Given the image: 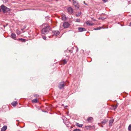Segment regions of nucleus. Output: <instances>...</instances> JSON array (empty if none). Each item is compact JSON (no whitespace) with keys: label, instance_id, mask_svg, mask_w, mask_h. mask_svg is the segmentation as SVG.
<instances>
[{"label":"nucleus","instance_id":"nucleus-1","mask_svg":"<svg viewBox=\"0 0 131 131\" xmlns=\"http://www.w3.org/2000/svg\"><path fill=\"white\" fill-rule=\"evenodd\" d=\"M41 26L43 28L41 31L42 33L43 34H47L50 30V26L48 24L44 23Z\"/></svg>","mask_w":131,"mask_h":131},{"label":"nucleus","instance_id":"nucleus-2","mask_svg":"<svg viewBox=\"0 0 131 131\" xmlns=\"http://www.w3.org/2000/svg\"><path fill=\"white\" fill-rule=\"evenodd\" d=\"M1 8L2 9L3 12L5 13H9L10 11V9L6 7L4 5H2L1 6Z\"/></svg>","mask_w":131,"mask_h":131},{"label":"nucleus","instance_id":"nucleus-3","mask_svg":"<svg viewBox=\"0 0 131 131\" xmlns=\"http://www.w3.org/2000/svg\"><path fill=\"white\" fill-rule=\"evenodd\" d=\"M65 83L64 81H62L59 83L58 86L59 88L60 89L63 88L65 86Z\"/></svg>","mask_w":131,"mask_h":131},{"label":"nucleus","instance_id":"nucleus-4","mask_svg":"<svg viewBox=\"0 0 131 131\" xmlns=\"http://www.w3.org/2000/svg\"><path fill=\"white\" fill-rule=\"evenodd\" d=\"M65 53H66V56L67 57L69 56L71 53H72L73 51L72 50H69L68 49L66 51H65Z\"/></svg>","mask_w":131,"mask_h":131},{"label":"nucleus","instance_id":"nucleus-5","mask_svg":"<svg viewBox=\"0 0 131 131\" xmlns=\"http://www.w3.org/2000/svg\"><path fill=\"white\" fill-rule=\"evenodd\" d=\"M70 24L67 22H65L63 24V26L64 28H67L70 26Z\"/></svg>","mask_w":131,"mask_h":131},{"label":"nucleus","instance_id":"nucleus-6","mask_svg":"<svg viewBox=\"0 0 131 131\" xmlns=\"http://www.w3.org/2000/svg\"><path fill=\"white\" fill-rule=\"evenodd\" d=\"M68 13L69 14L72 13L73 12V9L71 7L68 8L67 9Z\"/></svg>","mask_w":131,"mask_h":131},{"label":"nucleus","instance_id":"nucleus-7","mask_svg":"<svg viewBox=\"0 0 131 131\" xmlns=\"http://www.w3.org/2000/svg\"><path fill=\"white\" fill-rule=\"evenodd\" d=\"M53 35L56 36L59 35L60 34V32L58 31H52Z\"/></svg>","mask_w":131,"mask_h":131},{"label":"nucleus","instance_id":"nucleus-8","mask_svg":"<svg viewBox=\"0 0 131 131\" xmlns=\"http://www.w3.org/2000/svg\"><path fill=\"white\" fill-rule=\"evenodd\" d=\"M114 120L113 118H111L109 122V126H111L112 125L113 123L114 122Z\"/></svg>","mask_w":131,"mask_h":131},{"label":"nucleus","instance_id":"nucleus-9","mask_svg":"<svg viewBox=\"0 0 131 131\" xmlns=\"http://www.w3.org/2000/svg\"><path fill=\"white\" fill-rule=\"evenodd\" d=\"M73 4L76 8L78 9L79 8V4L77 2L73 3Z\"/></svg>","mask_w":131,"mask_h":131},{"label":"nucleus","instance_id":"nucleus-10","mask_svg":"<svg viewBox=\"0 0 131 131\" xmlns=\"http://www.w3.org/2000/svg\"><path fill=\"white\" fill-rule=\"evenodd\" d=\"M86 121L88 122H92L93 121V118L92 117H90L87 119Z\"/></svg>","mask_w":131,"mask_h":131},{"label":"nucleus","instance_id":"nucleus-11","mask_svg":"<svg viewBox=\"0 0 131 131\" xmlns=\"http://www.w3.org/2000/svg\"><path fill=\"white\" fill-rule=\"evenodd\" d=\"M78 29L79 31L80 32H82L86 30L85 29L83 28H79Z\"/></svg>","mask_w":131,"mask_h":131},{"label":"nucleus","instance_id":"nucleus-12","mask_svg":"<svg viewBox=\"0 0 131 131\" xmlns=\"http://www.w3.org/2000/svg\"><path fill=\"white\" fill-rule=\"evenodd\" d=\"M108 120L107 119H104L101 122V124L104 125L106 123L108 122Z\"/></svg>","mask_w":131,"mask_h":131},{"label":"nucleus","instance_id":"nucleus-13","mask_svg":"<svg viewBox=\"0 0 131 131\" xmlns=\"http://www.w3.org/2000/svg\"><path fill=\"white\" fill-rule=\"evenodd\" d=\"M7 129V126H4L1 129V131H5Z\"/></svg>","mask_w":131,"mask_h":131},{"label":"nucleus","instance_id":"nucleus-14","mask_svg":"<svg viewBox=\"0 0 131 131\" xmlns=\"http://www.w3.org/2000/svg\"><path fill=\"white\" fill-rule=\"evenodd\" d=\"M11 37L14 39H15L16 38V35L14 33H12L11 34Z\"/></svg>","mask_w":131,"mask_h":131},{"label":"nucleus","instance_id":"nucleus-15","mask_svg":"<svg viewBox=\"0 0 131 131\" xmlns=\"http://www.w3.org/2000/svg\"><path fill=\"white\" fill-rule=\"evenodd\" d=\"M92 127L91 126H86L85 127V128L86 129H92Z\"/></svg>","mask_w":131,"mask_h":131},{"label":"nucleus","instance_id":"nucleus-16","mask_svg":"<svg viewBox=\"0 0 131 131\" xmlns=\"http://www.w3.org/2000/svg\"><path fill=\"white\" fill-rule=\"evenodd\" d=\"M17 104V101L13 102L11 103L12 105L14 106H15Z\"/></svg>","mask_w":131,"mask_h":131},{"label":"nucleus","instance_id":"nucleus-17","mask_svg":"<svg viewBox=\"0 0 131 131\" xmlns=\"http://www.w3.org/2000/svg\"><path fill=\"white\" fill-rule=\"evenodd\" d=\"M62 64H64L67 63V61L65 59H64L62 60Z\"/></svg>","mask_w":131,"mask_h":131},{"label":"nucleus","instance_id":"nucleus-18","mask_svg":"<svg viewBox=\"0 0 131 131\" xmlns=\"http://www.w3.org/2000/svg\"><path fill=\"white\" fill-rule=\"evenodd\" d=\"M86 24L88 25L89 26H92L93 25V24L90 23H89V21H88L86 22Z\"/></svg>","mask_w":131,"mask_h":131},{"label":"nucleus","instance_id":"nucleus-19","mask_svg":"<svg viewBox=\"0 0 131 131\" xmlns=\"http://www.w3.org/2000/svg\"><path fill=\"white\" fill-rule=\"evenodd\" d=\"M76 125L77 126L79 127H82L83 126L82 124H80L78 123H77Z\"/></svg>","mask_w":131,"mask_h":131},{"label":"nucleus","instance_id":"nucleus-20","mask_svg":"<svg viewBox=\"0 0 131 131\" xmlns=\"http://www.w3.org/2000/svg\"><path fill=\"white\" fill-rule=\"evenodd\" d=\"M61 19L63 20H66L67 19V17H61Z\"/></svg>","mask_w":131,"mask_h":131},{"label":"nucleus","instance_id":"nucleus-21","mask_svg":"<svg viewBox=\"0 0 131 131\" xmlns=\"http://www.w3.org/2000/svg\"><path fill=\"white\" fill-rule=\"evenodd\" d=\"M21 33V32L18 29H17L16 30V33L17 35H20Z\"/></svg>","mask_w":131,"mask_h":131},{"label":"nucleus","instance_id":"nucleus-22","mask_svg":"<svg viewBox=\"0 0 131 131\" xmlns=\"http://www.w3.org/2000/svg\"><path fill=\"white\" fill-rule=\"evenodd\" d=\"M38 100L37 99H35L32 100V101L33 102L36 103L38 102Z\"/></svg>","mask_w":131,"mask_h":131},{"label":"nucleus","instance_id":"nucleus-23","mask_svg":"<svg viewBox=\"0 0 131 131\" xmlns=\"http://www.w3.org/2000/svg\"><path fill=\"white\" fill-rule=\"evenodd\" d=\"M101 28H103L102 27H97L96 28H94V30H100V29Z\"/></svg>","mask_w":131,"mask_h":131},{"label":"nucleus","instance_id":"nucleus-24","mask_svg":"<svg viewBox=\"0 0 131 131\" xmlns=\"http://www.w3.org/2000/svg\"><path fill=\"white\" fill-rule=\"evenodd\" d=\"M81 13L80 12H78L76 14V16H79L81 15Z\"/></svg>","mask_w":131,"mask_h":131},{"label":"nucleus","instance_id":"nucleus-25","mask_svg":"<svg viewBox=\"0 0 131 131\" xmlns=\"http://www.w3.org/2000/svg\"><path fill=\"white\" fill-rule=\"evenodd\" d=\"M128 130L129 131H131V124L128 127Z\"/></svg>","mask_w":131,"mask_h":131},{"label":"nucleus","instance_id":"nucleus-26","mask_svg":"<svg viewBox=\"0 0 131 131\" xmlns=\"http://www.w3.org/2000/svg\"><path fill=\"white\" fill-rule=\"evenodd\" d=\"M19 39L20 40H21V41H25V39H22V38H19Z\"/></svg>","mask_w":131,"mask_h":131},{"label":"nucleus","instance_id":"nucleus-27","mask_svg":"<svg viewBox=\"0 0 131 131\" xmlns=\"http://www.w3.org/2000/svg\"><path fill=\"white\" fill-rule=\"evenodd\" d=\"M103 17H100L99 18V19H101L103 20V19H105V18H103Z\"/></svg>","mask_w":131,"mask_h":131},{"label":"nucleus","instance_id":"nucleus-28","mask_svg":"<svg viewBox=\"0 0 131 131\" xmlns=\"http://www.w3.org/2000/svg\"><path fill=\"white\" fill-rule=\"evenodd\" d=\"M75 21L77 22H79L80 21V19H76Z\"/></svg>","mask_w":131,"mask_h":131},{"label":"nucleus","instance_id":"nucleus-29","mask_svg":"<svg viewBox=\"0 0 131 131\" xmlns=\"http://www.w3.org/2000/svg\"><path fill=\"white\" fill-rule=\"evenodd\" d=\"M2 1L4 3H6L8 2V0H2Z\"/></svg>","mask_w":131,"mask_h":131},{"label":"nucleus","instance_id":"nucleus-30","mask_svg":"<svg viewBox=\"0 0 131 131\" xmlns=\"http://www.w3.org/2000/svg\"><path fill=\"white\" fill-rule=\"evenodd\" d=\"M34 97H39V95L38 94H35L34 95Z\"/></svg>","mask_w":131,"mask_h":131},{"label":"nucleus","instance_id":"nucleus-31","mask_svg":"<svg viewBox=\"0 0 131 131\" xmlns=\"http://www.w3.org/2000/svg\"><path fill=\"white\" fill-rule=\"evenodd\" d=\"M73 131H81V130L79 129H76L74 130Z\"/></svg>","mask_w":131,"mask_h":131},{"label":"nucleus","instance_id":"nucleus-32","mask_svg":"<svg viewBox=\"0 0 131 131\" xmlns=\"http://www.w3.org/2000/svg\"><path fill=\"white\" fill-rule=\"evenodd\" d=\"M102 0L104 3H105L107 1V0Z\"/></svg>","mask_w":131,"mask_h":131},{"label":"nucleus","instance_id":"nucleus-33","mask_svg":"<svg viewBox=\"0 0 131 131\" xmlns=\"http://www.w3.org/2000/svg\"><path fill=\"white\" fill-rule=\"evenodd\" d=\"M42 38L44 40H46V37L45 36L43 37Z\"/></svg>","mask_w":131,"mask_h":131},{"label":"nucleus","instance_id":"nucleus-34","mask_svg":"<svg viewBox=\"0 0 131 131\" xmlns=\"http://www.w3.org/2000/svg\"><path fill=\"white\" fill-rule=\"evenodd\" d=\"M72 1L73 3H74L75 2V3L77 2L75 0H72Z\"/></svg>","mask_w":131,"mask_h":131},{"label":"nucleus","instance_id":"nucleus-35","mask_svg":"<svg viewBox=\"0 0 131 131\" xmlns=\"http://www.w3.org/2000/svg\"><path fill=\"white\" fill-rule=\"evenodd\" d=\"M72 1L73 3H74L75 2V3L77 2L75 0H72Z\"/></svg>","mask_w":131,"mask_h":131},{"label":"nucleus","instance_id":"nucleus-36","mask_svg":"<svg viewBox=\"0 0 131 131\" xmlns=\"http://www.w3.org/2000/svg\"><path fill=\"white\" fill-rule=\"evenodd\" d=\"M26 27V25H25L23 27V29H25Z\"/></svg>","mask_w":131,"mask_h":131},{"label":"nucleus","instance_id":"nucleus-37","mask_svg":"<svg viewBox=\"0 0 131 131\" xmlns=\"http://www.w3.org/2000/svg\"><path fill=\"white\" fill-rule=\"evenodd\" d=\"M8 25V24H7L6 25H3V26L4 27H5L6 26H7Z\"/></svg>","mask_w":131,"mask_h":131},{"label":"nucleus","instance_id":"nucleus-38","mask_svg":"<svg viewBox=\"0 0 131 131\" xmlns=\"http://www.w3.org/2000/svg\"><path fill=\"white\" fill-rule=\"evenodd\" d=\"M117 105H116V106H115V108H114V109L115 110V109H116L117 108Z\"/></svg>","mask_w":131,"mask_h":131},{"label":"nucleus","instance_id":"nucleus-39","mask_svg":"<svg viewBox=\"0 0 131 131\" xmlns=\"http://www.w3.org/2000/svg\"><path fill=\"white\" fill-rule=\"evenodd\" d=\"M24 29H23V28H22L21 29V30L23 32H24L25 31H23V30H24Z\"/></svg>","mask_w":131,"mask_h":131},{"label":"nucleus","instance_id":"nucleus-40","mask_svg":"<svg viewBox=\"0 0 131 131\" xmlns=\"http://www.w3.org/2000/svg\"><path fill=\"white\" fill-rule=\"evenodd\" d=\"M78 48H77L76 50V51L78 52Z\"/></svg>","mask_w":131,"mask_h":131},{"label":"nucleus","instance_id":"nucleus-41","mask_svg":"<svg viewBox=\"0 0 131 131\" xmlns=\"http://www.w3.org/2000/svg\"><path fill=\"white\" fill-rule=\"evenodd\" d=\"M92 20H94V21H96V20L94 19H93V18H92Z\"/></svg>","mask_w":131,"mask_h":131},{"label":"nucleus","instance_id":"nucleus-42","mask_svg":"<svg viewBox=\"0 0 131 131\" xmlns=\"http://www.w3.org/2000/svg\"><path fill=\"white\" fill-rule=\"evenodd\" d=\"M130 26H131V22H130Z\"/></svg>","mask_w":131,"mask_h":131},{"label":"nucleus","instance_id":"nucleus-43","mask_svg":"<svg viewBox=\"0 0 131 131\" xmlns=\"http://www.w3.org/2000/svg\"><path fill=\"white\" fill-rule=\"evenodd\" d=\"M102 125H103L102 124V125H101V127H103Z\"/></svg>","mask_w":131,"mask_h":131},{"label":"nucleus","instance_id":"nucleus-44","mask_svg":"<svg viewBox=\"0 0 131 131\" xmlns=\"http://www.w3.org/2000/svg\"><path fill=\"white\" fill-rule=\"evenodd\" d=\"M18 131H20V130H18Z\"/></svg>","mask_w":131,"mask_h":131}]
</instances>
